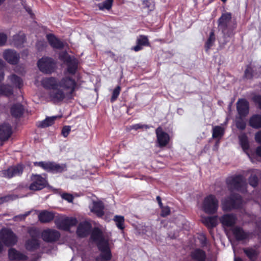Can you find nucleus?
Returning <instances> with one entry per match:
<instances>
[{"instance_id":"49530a36","label":"nucleus","mask_w":261,"mask_h":261,"mask_svg":"<svg viewBox=\"0 0 261 261\" xmlns=\"http://www.w3.org/2000/svg\"><path fill=\"white\" fill-rule=\"evenodd\" d=\"M253 70L251 66H247L245 71L244 76L246 79H250L252 77Z\"/></svg>"},{"instance_id":"4d7b16f0","label":"nucleus","mask_w":261,"mask_h":261,"mask_svg":"<svg viewBox=\"0 0 261 261\" xmlns=\"http://www.w3.org/2000/svg\"><path fill=\"white\" fill-rule=\"evenodd\" d=\"M59 57L61 59L63 60L64 62H67L68 58H71L66 52H63L60 54Z\"/></svg>"},{"instance_id":"5701e85b","label":"nucleus","mask_w":261,"mask_h":261,"mask_svg":"<svg viewBox=\"0 0 261 261\" xmlns=\"http://www.w3.org/2000/svg\"><path fill=\"white\" fill-rule=\"evenodd\" d=\"M149 45L147 37L145 36H140L137 40V45L135 46L133 49L135 51H138L142 49L143 46H147Z\"/></svg>"},{"instance_id":"58836bf2","label":"nucleus","mask_w":261,"mask_h":261,"mask_svg":"<svg viewBox=\"0 0 261 261\" xmlns=\"http://www.w3.org/2000/svg\"><path fill=\"white\" fill-rule=\"evenodd\" d=\"M67 170V166L65 164H57L53 162V173H61Z\"/></svg>"},{"instance_id":"9b49d317","label":"nucleus","mask_w":261,"mask_h":261,"mask_svg":"<svg viewBox=\"0 0 261 261\" xmlns=\"http://www.w3.org/2000/svg\"><path fill=\"white\" fill-rule=\"evenodd\" d=\"M3 58L9 64H17L19 60V55L14 50L8 49L4 50Z\"/></svg>"},{"instance_id":"680f3d73","label":"nucleus","mask_w":261,"mask_h":261,"mask_svg":"<svg viewBox=\"0 0 261 261\" xmlns=\"http://www.w3.org/2000/svg\"><path fill=\"white\" fill-rule=\"evenodd\" d=\"M256 152L258 156H261V146H259L256 148Z\"/></svg>"},{"instance_id":"e433bc0d","label":"nucleus","mask_w":261,"mask_h":261,"mask_svg":"<svg viewBox=\"0 0 261 261\" xmlns=\"http://www.w3.org/2000/svg\"><path fill=\"white\" fill-rule=\"evenodd\" d=\"M12 94L13 89L11 86L4 84L0 86V95L3 94L6 96H10Z\"/></svg>"},{"instance_id":"2f4dec72","label":"nucleus","mask_w":261,"mask_h":261,"mask_svg":"<svg viewBox=\"0 0 261 261\" xmlns=\"http://www.w3.org/2000/svg\"><path fill=\"white\" fill-rule=\"evenodd\" d=\"M35 166H39L42 168L47 172H53V162H35Z\"/></svg>"},{"instance_id":"2eb2a0df","label":"nucleus","mask_w":261,"mask_h":261,"mask_svg":"<svg viewBox=\"0 0 261 261\" xmlns=\"http://www.w3.org/2000/svg\"><path fill=\"white\" fill-rule=\"evenodd\" d=\"M237 109L241 118L246 116L249 113V103L244 99H240L237 102Z\"/></svg>"},{"instance_id":"3c124183","label":"nucleus","mask_w":261,"mask_h":261,"mask_svg":"<svg viewBox=\"0 0 261 261\" xmlns=\"http://www.w3.org/2000/svg\"><path fill=\"white\" fill-rule=\"evenodd\" d=\"M170 213V209L168 206H162V212L161 214V216L162 217H165L169 215Z\"/></svg>"},{"instance_id":"e2e57ef3","label":"nucleus","mask_w":261,"mask_h":261,"mask_svg":"<svg viewBox=\"0 0 261 261\" xmlns=\"http://www.w3.org/2000/svg\"><path fill=\"white\" fill-rule=\"evenodd\" d=\"M156 200L158 201V203L160 205V207H162L163 206L162 205V201H161V198L160 196H157L156 197Z\"/></svg>"},{"instance_id":"774afa93","label":"nucleus","mask_w":261,"mask_h":261,"mask_svg":"<svg viewBox=\"0 0 261 261\" xmlns=\"http://www.w3.org/2000/svg\"><path fill=\"white\" fill-rule=\"evenodd\" d=\"M4 1V0H0V5Z\"/></svg>"},{"instance_id":"c756f323","label":"nucleus","mask_w":261,"mask_h":261,"mask_svg":"<svg viewBox=\"0 0 261 261\" xmlns=\"http://www.w3.org/2000/svg\"><path fill=\"white\" fill-rule=\"evenodd\" d=\"M250 125L255 128L261 127V115H255L252 116L249 120Z\"/></svg>"},{"instance_id":"6e6d98bb","label":"nucleus","mask_w":261,"mask_h":261,"mask_svg":"<svg viewBox=\"0 0 261 261\" xmlns=\"http://www.w3.org/2000/svg\"><path fill=\"white\" fill-rule=\"evenodd\" d=\"M252 99L254 102L258 104L259 108L261 109V96L255 95L253 97Z\"/></svg>"},{"instance_id":"412c9836","label":"nucleus","mask_w":261,"mask_h":261,"mask_svg":"<svg viewBox=\"0 0 261 261\" xmlns=\"http://www.w3.org/2000/svg\"><path fill=\"white\" fill-rule=\"evenodd\" d=\"M54 214L51 212H48L47 211H41L38 215L39 220L41 223H48L54 218Z\"/></svg>"},{"instance_id":"69168bd1","label":"nucleus","mask_w":261,"mask_h":261,"mask_svg":"<svg viewBox=\"0 0 261 261\" xmlns=\"http://www.w3.org/2000/svg\"><path fill=\"white\" fill-rule=\"evenodd\" d=\"M3 64H4V61L1 59H0V66H3Z\"/></svg>"},{"instance_id":"bf43d9fd","label":"nucleus","mask_w":261,"mask_h":261,"mask_svg":"<svg viewBox=\"0 0 261 261\" xmlns=\"http://www.w3.org/2000/svg\"><path fill=\"white\" fill-rule=\"evenodd\" d=\"M255 139L256 142L261 144V131L256 134Z\"/></svg>"},{"instance_id":"f8f14e48","label":"nucleus","mask_w":261,"mask_h":261,"mask_svg":"<svg viewBox=\"0 0 261 261\" xmlns=\"http://www.w3.org/2000/svg\"><path fill=\"white\" fill-rule=\"evenodd\" d=\"M33 181L29 189L31 190L37 191L42 189L46 184V180L40 175H35L32 177Z\"/></svg>"},{"instance_id":"393cba45","label":"nucleus","mask_w":261,"mask_h":261,"mask_svg":"<svg viewBox=\"0 0 261 261\" xmlns=\"http://www.w3.org/2000/svg\"><path fill=\"white\" fill-rule=\"evenodd\" d=\"M9 256L11 260H25L27 259V256L23 254L20 253L15 249H10L9 250Z\"/></svg>"},{"instance_id":"338daca9","label":"nucleus","mask_w":261,"mask_h":261,"mask_svg":"<svg viewBox=\"0 0 261 261\" xmlns=\"http://www.w3.org/2000/svg\"><path fill=\"white\" fill-rule=\"evenodd\" d=\"M27 11L28 12L29 14H30L31 15L32 14V11L30 9L27 10Z\"/></svg>"},{"instance_id":"c03bdc74","label":"nucleus","mask_w":261,"mask_h":261,"mask_svg":"<svg viewBox=\"0 0 261 261\" xmlns=\"http://www.w3.org/2000/svg\"><path fill=\"white\" fill-rule=\"evenodd\" d=\"M143 7L148 9L149 11H151L154 9V5L152 1L145 0L142 3Z\"/></svg>"},{"instance_id":"423d86ee","label":"nucleus","mask_w":261,"mask_h":261,"mask_svg":"<svg viewBox=\"0 0 261 261\" xmlns=\"http://www.w3.org/2000/svg\"><path fill=\"white\" fill-rule=\"evenodd\" d=\"M242 202L240 196L238 194L232 195L222 201V209L224 211H227L233 208H239Z\"/></svg>"},{"instance_id":"c9c22d12","label":"nucleus","mask_w":261,"mask_h":261,"mask_svg":"<svg viewBox=\"0 0 261 261\" xmlns=\"http://www.w3.org/2000/svg\"><path fill=\"white\" fill-rule=\"evenodd\" d=\"M240 144L244 151L249 155L247 150L249 148V144L247 137L245 134L241 135L239 136Z\"/></svg>"},{"instance_id":"052dcab7","label":"nucleus","mask_w":261,"mask_h":261,"mask_svg":"<svg viewBox=\"0 0 261 261\" xmlns=\"http://www.w3.org/2000/svg\"><path fill=\"white\" fill-rule=\"evenodd\" d=\"M144 126H142L139 124H135V125H134L133 126H131V128L132 129H138L139 128H142ZM144 127H145L146 128H148V126L147 125H145Z\"/></svg>"},{"instance_id":"37998d69","label":"nucleus","mask_w":261,"mask_h":261,"mask_svg":"<svg viewBox=\"0 0 261 261\" xmlns=\"http://www.w3.org/2000/svg\"><path fill=\"white\" fill-rule=\"evenodd\" d=\"M114 220L115 221L118 228L121 230L124 229V219L123 216H115L114 218Z\"/></svg>"},{"instance_id":"6ab92c4d","label":"nucleus","mask_w":261,"mask_h":261,"mask_svg":"<svg viewBox=\"0 0 261 261\" xmlns=\"http://www.w3.org/2000/svg\"><path fill=\"white\" fill-rule=\"evenodd\" d=\"M220 221L223 225L231 227L236 223L237 218L232 214H225L220 218Z\"/></svg>"},{"instance_id":"a211bd4d","label":"nucleus","mask_w":261,"mask_h":261,"mask_svg":"<svg viewBox=\"0 0 261 261\" xmlns=\"http://www.w3.org/2000/svg\"><path fill=\"white\" fill-rule=\"evenodd\" d=\"M12 134L11 126L8 124L0 125V141L7 140Z\"/></svg>"},{"instance_id":"b1692460","label":"nucleus","mask_w":261,"mask_h":261,"mask_svg":"<svg viewBox=\"0 0 261 261\" xmlns=\"http://www.w3.org/2000/svg\"><path fill=\"white\" fill-rule=\"evenodd\" d=\"M47 39L50 45L54 48L61 49L63 47V43L52 34L47 35Z\"/></svg>"},{"instance_id":"ddd939ff","label":"nucleus","mask_w":261,"mask_h":261,"mask_svg":"<svg viewBox=\"0 0 261 261\" xmlns=\"http://www.w3.org/2000/svg\"><path fill=\"white\" fill-rule=\"evenodd\" d=\"M41 236L44 241L53 242L57 241L59 239L60 233L56 230L47 229L42 231Z\"/></svg>"},{"instance_id":"864d4df0","label":"nucleus","mask_w":261,"mask_h":261,"mask_svg":"<svg viewBox=\"0 0 261 261\" xmlns=\"http://www.w3.org/2000/svg\"><path fill=\"white\" fill-rule=\"evenodd\" d=\"M71 130L70 126H65L62 130V134L64 137H67Z\"/></svg>"},{"instance_id":"7ed1b4c3","label":"nucleus","mask_w":261,"mask_h":261,"mask_svg":"<svg viewBox=\"0 0 261 261\" xmlns=\"http://www.w3.org/2000/svg\"><path fill=\"white\" fill-rule=\"evenodd\" d=\"M231 15L229 13L223 14L218 19V29L223 34V36L230 37L233 35V29L230 27Z\"/></svg>"},{"instance_id":"72a5a7b5","label":"nucleus","mask_w":261,"mask_h":261,"mask_svg":"<svg viewBox=\"0 0 261 261\" xmlns=\"http://www.w3.org/2000/svg\"><path fill=\"white\" fill-rule=\"evenodd\" d=\"M25 40V36L23 34L16 35L13 36L12 43L16 47H21Z\"/></svg>"},{"instance_id":"0e129e2a","label":"nucleus","mask_w":261,"mask_h":261,"mask_svg":"<svg viewBox=\"0 0 261 261\" xmlns=\"http://www.w3.org/2000/svg\"><path fill=\"white\" fill-rule=\"evenodd\" d=\"M234 261H242V260L241 258L238 257V258H235Z\"/></svg>"},{"instance_id":"6e6552de","label":"nucleus","mask_w":261,"mask_h":261,"mask_svg":"<svg viewBox=\"0 0 261 261\" xmlns=\"http://www.w3.org/2000/svg\"><path fill=\"white\" fill-rule=\"evenodd\" d=\"M77 223V220L73 217H60L55 220L57 227L64 230H68L70 227L75 225Z\"/></svg>"},{"instance_id":"4be33fe9","label":"nucleus","mask_w":261,"mask_h":261,"mask_svg":"<svg viewBox=\"0 0 261 261\" xmlns=\"http://www.w3.org/2000/svg\"><path fill=\"white\" fill-rule=\"evenodd\" d=\"M67 67L66 71L69 74H74L77 68V61L74 58H68L67 60Z\"/></svg>"},{"instance_id":"aec40b11","label":"nucleus","mask_w":261,"mask_h":261,"mask_svg":"<svg viewBox=\"0 0 261 261\" xmlns=\"http://www.w3.org/2000/svg\"><path fill=\"white\" fill-rule=\"evenodd\" d=\"M90 229V225L89 223L86 222H81L77 227L76 233L80 237H85L89 233Z\"/></svg>"},{"instance_id":"f704fd0d","label":"nucleus","mask_w":261,"mask_h":261,"mask_svg":"<svg viewBox=\"0 0 261 261\" xmlns=\"http://www.w3.org/2000/svg\"><path fill=\"white\" fill-rule=\"evenodd\" d=\"M8 80L14 86L18 88H20L22 85L21 79L15 74H12L9 76Z\"/></svg>"},{"instance_id":"473e14b6","label":"nucleus","mask_w":261,"mask_h":261,"mask_svg":"<svg viewBox=\"0 0 261 261\" xmlns=\"http://www.w3.org/2000/svg\"><path fill=\"white\" fill-rule=\"evenodd\" d=\"M61 117L60 116H53L47 117L43 121L39 122L38 126L40 127H46L51 125L58 118Z\"/></svg>"},{"instance_id":"bb28decb","label":"nucleus","mask_w":261,"mask_h":261,"mask_svg":"<svg viewBox=\"0 0 261 261\" xmlns=\"http://www.w3.org/2000/svg\"><path fill=\"white\" fill-rule=\"evenodd\" d=\"M24 111V108L22 105L17 103L14 105L11 109V113L13 116L15 117H20Z\"/></svg>"},{"instance_id":"f03ea898","label":"nucleus","mask_w":261,"mask_h":261,"mask_svg":"<svg viewBox=\"0 0 261 261\" xmlns=\"http://www.w3.org/2000/svg\"><path fill=\"white\" fill-rule=\"evenodd\" d=\"M91 239L97 243L98 248L101 252L100 257L97 258V261L110 260L112 254L109 247L110 238L109 235L103 233L98 228H95L91 233Z\"/></svg>"},{"instance_id":"0eeeda50","label":"nucleus","mask_w":261,"mask_h":261,"mask_svg":"<svg viewBox=\"0 0 261 261\" xmlns=\"http://www.w3.org/2000/svg\"><path fill=\"white\" fill-rule=\"evenodd\" d=\"M0 238L6 246L14 245L17 242V238L10 229L3 228L0 231Z\"/></svg>"},{"instance_id":"20e7f679","label":"nucleus","mask_w":261,"mask_h":261,"mask_svg":"<svg viewBox=\"0 0 261 261\" xmlns=\"http://www.w3.org/2000/svg\"><path fill=\"white\" fill-rule=\"evenodd\" d=\"M226 182L230 190H236L242 192H245L246 191V179L242 175H238L229 177L227 179Z\"/></svg>"},{"instance_id":"4c0bfd02","label":"nucleus","mask_w":261,"mask_h":261,"mask_svg":"<svg viewBox=\"0 0 261 261\" xmlns=\"http://www.w3.org/2000/svg\"><path fill=\"white\" fill-rule=\"evenodd\" d=\"M215 41L214 31L212 30L210 34L209 37L205 44V48L206 51L214 45Z\"/></svg>"},{"instance_id":"9d476101","label":"nucleus","mask_w":261,"mask_h":261,"mask_svg":"<svg viewBox=\"0 0 261 261\" xmlns=\"http://www.w3.org/2000/svg\"><path fill=\"white\" fill-rule=\"evenodd\" d=\"M29 233L32 238L27 241L25 244V248L28 250L33 251L39 247V242L37 239L38 234L37 231L35 229L30 230Z\"/></svg>"},{"instance_id":"8fccbe9b","label":"nucleus","mask_w":261,"mask_h":261,"mask_svg":"<svg viewBox=\"0 0 261 261\" xmlns=\"http://www.w3.org/2000/svg\"><path fill=\"white\" fill-rule=\"evenodd\" d=\"M236 126L237 128L241 130H243L246 127V123L242 119V118H241L237 121Z\"/></svg>"},{"instance_id":"1a4fd4ad","label":"nucleus","mask_w":261,"mask_h":261,"mask_svg":"<svg viewBox=\"0 0 261 261\" xmlns=\"http://www.w3.org/2000/svg\"><path fill=\"white\" fill-rule=\"evenodd\" d=\"M38 66L40 71L45 73H51L55 68V62L49 58H42L38 62Z\"/></svg>"},{"instance_id":"de8ad7c7","label":"nucleus","mask_w":261,"mask_h":261,"mask_svg":"<svg viewBox=\"0 0 261 261\" xmlns=\"http://www.w3.org/2000/svg\"><path fill=\"white\" fill-rule=\"evenodd\" d=\"M249 184L252 187H256L257 185L258 179L255 174H252L249 179Z\"/></svg>"},{"instance_id":"f257e3e1","label":"nucleus","mask_w":261,"mask_h":261,"mask_svg":"<svg viewBox=\"0 0 261 261\" xmlns=\"http://www.w3.org/2000/svg\"><path fill=\"white\" fill-rule=\"evenodd\" d=\"M77 86L75 81L68 75H65L58 81V88L54 89L49 93L51 101L57 103L64 99L69 100L73 98L74 92Z\"/></svg>"},{"instance_id":"603ef678","label":"nucleus","mask_w":261,"mask_h":261,"mask_svg":"<svg viewBox=\"0 0 261 261\" xmlns=\"http://www.w3.org/2000/svg\"><path fill=\"white\" fill-rule=\"evenodd\" d=\"M31 213V211L27 212L24 214L19 215L16 216L13 218L14 221H18L24 220L27 216L29 215Z\"/></svg>"},{"instance_id":"7c9ffc66","label":"nucleus","mask_w":261,"mask_h":261,"mask_svg":"<svg viewBox=\"0 0 261 261\" xmlns=\"http://www.w3.org/2000/svg\"><path fill=\"white\" fill-rule=\"evenodd\" d=\"M192 258L198 261H204L205 258V252L201 249H196L191 253Z\"/></svg>"},{"instance_id":"a878e982","label":"nucleus","mask_w":261,"mask_h":261,"mask_svg":"<svg viewBox=\"0 0 261 261\" xmlns=\"http://www.w3.org/2000/svg\"><path fill=\"white\" fill-rule=\"evenodd\" d=\"M93 206L91 212L96 214L98 217H102L103 214L104 205L100 201L93 202Z\"/></svg>"},{"instance_id":"5fc2aeb1","label":"nucleus","mask_w":261,"mask_h":261,"mask_svg":"<svg viewBox=\"0 0 261 261\" xmlns=\"http://www.w3.org/2000/svg\"><path fill=\"white\" fill-rule=\"evenodd\" d=\"M7 40V36L4 33H0V46L5 45Z\"/></svg>"},{"instance_id":"dca6fc26","label":"nucleus","mask_w":261,"mask_h":261,"mask_svg":"<svg viewBox=\"0 0 261 261\" xmlns=\"http://www.w3.org/2000/svg\"><path fill=\"white\" fill-rule=\"evenodd\" d=\"M157 141L160 147L166 146L169 142V135L163 132L161 127H159L155 130Z\"/></svg>"},{"instance_id":"a18cd8bd","label":"nucleus","mask_w":261,"mask_h":261,"mask_svg":"<svg viewBox=\"0 0 261 261\" xmlns=\"http://www.w3.org/2000/svg\"><path fill=\"white\" fill-rule=\"evenodd\" d=\"M120 90L121 88L119 86H118L116 88H115L113 92L112 96L111 98V102L114 101L117 99L118 95H119Z\"/></svg>"},{"instance_id":"4468645a","label":"nucleus","mask_w":261,"mask_h":261,"mask_svg":"<svg viewBox=\"0 0 261 261\" xmlns=\"http://www.w3.org/2000/svg\"><path fill=\"white\" fill-rule=\"evenodd\" d=\"M23 168L21 165H18L11 166L7 170L3 171V176L6 178H10L14 176L20 175L23 172Z\"/></svg>"},{"instance_id":"cd10ccee","label":"nucleus","mask_w":261,"mask_h":261,"mask_svg":"<svg viewBox=\"0 0 261 261\" xmlns=\"http://www.w3.org/2000/svg\"><path fill=\"white\" fill-rule=\"evenodd\" d=\"M202 222L208 228H213L217 224V217H206L202 218Z\"/></svg>"},{"instance_id":"39448f33","label":"nucleus","mask_w":261,"mask_h":261,"mask_svg":"<svg viewBox=\"0 0 261 261\" xmlns=\"http://www.w3.org/2000/svg\"><path fill=\"white\" fill-rule=\"evenodd\" d=\"M219 207V200L216 197L210 194L203 199L202 209L207 214H214L216 213Z\"/></svg>"},{"instance_id":"79ce46f5","label":"nucleus","mask_w":261,"mask_h":261,"mask_svg":"<svg viewBox=\"0 0 261 261\" xmlns=\"http://www.w3.org/2000/svg\"><path fill=\"white\" fill-rule=\"evenodd\" d=\"M224 133L223 128L219 126H216L213 129V137L214 138L221 137Z\"/></svg>"},{"instance_id":"09e8293b","label":"nucleus","mask_w":261,"mask_h":261,"mask_svg":"<svg viewBox=\"0 0 261 261\" xmlns=\"http://www.w3.org/2000/svg\"><path fill=\"white\" fill-rule=\"evenodd\" d=\"M61 196L63 199L67 200L68 202H72L73 197L71 194L67 193H63L61 195Z\"/></svg>"},{"instance_id":"c85d7f7f","label":"nucleus","mask_w":261,"mask_h":261,"mask_svg":"<svg viewBox=\"0 0 261 261\" xmlns=\"http://www.w3.org/2000/svg\"><path fill=\"white\" fill-rule=\"evenodd\" d=\"M233 233L238 240H244L248 237V234L240 227H235L233 229Z\"/></svg>"},{"instance_id":"ea45409f","label":"nucleus","mask_w":261,"mask_h":261,"mask_svg":"<svg viewBox=\"0 0 261 261\" xmlns=\"http://www.w3.org/2000/svg\"><path fill=\"white\" fill-rule=\"evenodd\" d=\"M244 252L247 257L252 261L255 260L257 258V252L252 249H244Z\"/></svg>"},{"instance_id":"f3484780","label":"nucleus","mask_w":261,"mask_h":261,"mask_svg":"<svg viewBox=\"0 0 261 261\" xmlns=\"http://www.w3.org/2000/svg\"><path fill=\"white\" fill-rule=\"evenodd\" d=\"M42 86L45 89H51L53 91L54 89L58 88V81L53 77L44 78L41 82Z\"/></svg>"},{"instance_id":"13d9d810","label":"nucleus","mask_w":261,"mask_h":261,"mask_svg":"<svg viewBox=\"0 0 261 261\" xmlns=\"http://www.w3.org/2000/svg\"><path fill=\"white\" fill-rule=\"evenodd\" d=\"M5 65H6V64L4 62L3 65L2 66H0V82L3 81L4 79L5 74H4V68L5 67Z\"/></svg>"},{"instance_id":"a19ab883","label":"nucleus","mask_w":261,"mask_h":261,"mask_svg":"<svg viewBox=\"0 0 261 261\" xmlns=\"http://www.w3.org/2000/svg\"><path fill=\"white\" fill-rule=\"evenodd\" d=\"M113 0H106L102 3L98 5L99 10H103L104 9L110 10L112 6Z\"/></svg>"}]
</instances>
